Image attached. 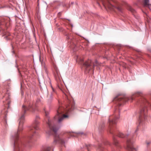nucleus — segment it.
Segmentation results:
<instances>
[{"mask_svg": "<svg viewBox=\"0 0 151 151\" xmlns=\"http://www.w3.org/2000/svg\"><path fill=\"white\" fill-rule=\"evenodd\" d=\"M24 119V115H23L19 119L20 122L17 132H16L14 136H12L14 140V151H23L24 145H22L20 142L17 141L19 139V134L20 132L23 129V124Z\"/></svg>", "mask_w": 151, "mask_h": 151, "instance_id": "f257e3e1", "label": "nucleus"}, {"mask_svg": "<svg viewBox=\"0 0 151 151\" xmlns=\"http://www.w3.org/2000/svg\"><path fill=\"white\" fill-rule=\"evenodd\" d=\"M126 148L130 151H137L133 147V142L130 140H127Z\"/></svg>", "mask_w": 151, "mask_h": 151, "instance_id": "9d476101", "label": "nucleus"}, {"mask_svg": "<svg viewBox=\"0 0 151 151\" xmlns=\"http://www.w3.org/2000/svg\"><path fill=\"white\" fill-rule=\"evenodd\" d=\"M39 123V122L38 120L37 119H36L33 124L32 126L29 128L30 131L29 132L27 136L28 139H31L33 137L36 136V134L35 130H37L39 129L38 126Z\"/></svg>", "mask_w": 151, "mask_h": 151, "instance_id": "20e7f679", "label": "nucleus"}, {"mask_svg": "<svg viewBox=\"0 0 151 151\" xmlns=\"http://www.w3.org/2000/svg\"><path fill=\"white\" fill-rule=\"evenodd\" d=\"M8 103L9 104L10 103V102H9Z\"/></svg>", "mask_w": 151, "mask_h": 151, "instance_id": "a878e982", "label": "nucleus"}, {"mask_svg": "<svg viewBox=\"0 0 151 151\" xmlns=\"http://www.w3.org/2000/svg\"><path fill=\"white\" fill-rule=\"evenodd\" d=\"M148 2H149V0H144V5L145 6H148Z\"/></svg>", "mask_w": 151, "mask_h": 151, "instance_id": "ddd939ff", "label": "nucleus"}, {"mask_svg": "<svg viewBox=\"0 0 151 151\" xmlns=\"http://www.w3.org/2000/svg\"><path fill=\"white\" fill-rule=\"evenodd\" d=\"M119 117H115L114 118H110L109 120V132L111 134H114L115 133L114 129L112 125H114L117 123V120L119 119Z\"/></svg>", "mask_w": 151, "mask_h": 151, "instance_id": "0eeeda50", "label": "nucleus"}, {"mask_svg": "<svg viewBox=\"0 0 151 151\" xmlns=\"http://www.w3.org/2000/svg\"><path fill=\"white\" fill-rule=\"evenodd\" d=\"M128 135H125L124 134L121 132H119L118 134V136L121 138H127Z\"/></svg>", "mask_w": 151, "mask_h": 151, "instance_id": "9b49d317", "label": "nucleus"}, {"mask_svg": "<svg viewBox=\"0 0 151 151\" xmlns=\"http://www.w3.org/2000/svg\"><path fill=\"white\" fill-rule=\"evenodd\" d=\"M44 110H45L44 109ZM45 116H46L48 121L47 123L48 124L50 131L49 132H46L49 134H51V132H53L55 133V140L54 142H58L61 143H64V142L63 139L61 138L57 134V132L59 129V128L56 127L55 124L54 120H51L50 119L49 116L48 115V113L45 110Z\"/></svg>", "mask_w": 151, "mask_h": 151, "instance_id": "f03ea898", "label": "nucleus"}, {"mask_svg": "<svg viewBox=\"0 0 151 151\" xmlns=\"http://www.w3.org/2000/svg\"><path fill=\"white\" fill-rule=\"evenodd\" d=\"M28 142H30V141H29H29H28Z\"/></svg>", "mask_w": 151, "mask_h": 151, "instance_id": "b1692460", "label": "nucleus"}, {"mask_svg": "<svg viewBox=\"0 0 151 151\" xmlns=\"http://www.w3.org/2000/svg\"><path fill=\"white\" fill-rule=\"evenodd\" d=\"M37 118H39V117H37Z\"/></svg>", "mask_w": 151, "mask_h": 151, "instance_id": "4be33fe9", "label": "nucleus"}, {"mask_svg": "<svg viewBox=\"0 0 151 151\" xmlns=\"http://www.w3.org/2000/svg\"><path fill=\"white\" fill-rule=\"evenodd\" d=\"M4 92H5V91H2V92H3V93H4Z\"/></svg>", "mask_w": 151, "mask_h": 151, "instance_id": "5701e85b", "label": "nucleus"}, {"mask_svg": "<svg viewBox=\"0 0 151 151\" xmlns=\"http://www.w3.org/2000/svg\"><path fill=\"white\" fill-rule=\"evenodd\" d=\"M128 9L129 11H131L133 13H134L135 12V11L134 10V9L130 6L129 7Z\"/></svg>", "mask_w": 151, "mask_h": 151, "instance_id": "f8f14e48", "label": "nucleus"}, {"mask_svg": "<svg viewBox=\"0 0 151 151\" xmlns=\"http://www.w3.org/2000/svg\"><path fill=\"white\" fill-rule=\"evenodd\" d=\"M83 59H80V62H81V64H83ZM83 65L85 70L87 71L90 70L94 66V65L93 64L91 60H90L86 61L85 63H83Z\"/></svg>", "mask_w": 151, "mask_h": 151, "instance_id": "6e6552de", "label": "nucleus"}, {"mask_svg": "<svg viewBox=\"0 0 151 151\" xmlns=\"http://www.w3.org/2000/svg\"><path fill=\"white\" fill-rule=\"evenodd\" d=\"M63 108L59 106L57 110V114L56 115L55 117V119L58 118V122L59 123H60L65 118H67L68 117V115L63 114V116L60 117L63 113Z\"/></svg>", "mask_w": 151, "mask_h": 151, "instance_id": "423d86ee", "label": "nucleus"}, {"mask_svg": "<svg viewBox=\"0 0 151 151\" xmlns=\"http://www.w3.org/2000/svg\"><path fill=\"white\" fill-rule=\"evenodd\" d=\"M58 87H59V88L60 89V87L59 86H58Z\"/></svg>", "mask_w": 151, "mask_h": 151, "instance_id": "393cba45", "label": "nucleus"}, {"mask_svg": "<svg viewBox=\"0 0 151 151\" xmlns=\"http://www.w3.org/2000/svg\"><path fill=\"white\" fill-rule=\"evenodd\" d=\"M146 143L147 145H149L150 143V142H146Z\"/></svg>", "mask_w": 151, "mask_h": 151, "instance_id": "f3484780", "label": "nucleus"}, {"mask_svg": "<svg viewBox=\"0 0 151 151\" xmlns=\"http://www.w3.org/2000/svg\"><path fill=\"white\" fill-rule=\"evenodd\" d=\"M102 3L104 6L106 8L112 9L113 7H116L113 4L114 0H99ZM116 9L119 11L122 12V9L119 6L116 7Z\"/></svg>", "mask_w": 151, "mask_h": 151, "instance_id": "39448f33", "label": "nucleus"}, {"mask_svg": "<svg viewBox=\"0 0 151 151\" xmlns=\"http://www.w3.org/2000/svg\"><path fill=\"white\" fill-rule=\"evenodd\" d=\"M78 134H83V133H78Z\"/></svg>", "mask_w": 151, "mask_h": 151, "instance_id": "aec40b11", "label": "nucleus"}, {"mask_svg": "<svg viewBox=\"0 0 151 151\" xmlns=\"http://www.w3.org/2000/svg\"><path fill=\"white\" fill-rule=\"evenodd\" d=\"M78 58H78V57H77V60H77V61L78 60Z\"/></svg>", "mask_w": 151, "mask_h": 151, "instance_id": "6ab92c4d", "label": "nucleus"}, {"mask_svg": "<svg viewBox=\"0 0 151 151\" xmlns=\"http://www.w3.org/2000/svg\"><path fill=\"white\" fill-rule=\"evenodd\" d=\"M137 130H138L137 129H136V130L135 131V132H136L137 131Z\"/></svg>", "mask_w": 151, "mask_h": 151, "instance_id": "412c9836", "label": "nucleus"}, {"mask_svg": "<svg viewBox=\"0 0 151 151\" xmlns=\"http://www.w3.org/2000/svg\"><path fill=\"white\" fill-rule=\"evenodd\" d=\"M113 140H114V144L115 145H116L117 143H118V141H117V140L116 139L114 138V137L113 138Z\"/></svg>", "mask_w": 151, "mask_h": 151, "instance_id": "dca6fc26", "label": "nucleus"}, {"mask_svg": "<svg viewBox=\"0 0 151 151\" xmlns=\"http://www.w3.org/2000/svg\"><path fill=\"white\" fill-rule=\"evenodd\" d=\"M53 97H52V93H51V94L50 95V97L48 99V101L49 102H50L52 100Z\"/></svg>", "mask_w": 151, "mask_h": 151, "instance_id": "4468645a", "label": "nucleus"}, {"mask_svg": "<svg viewBox=\"0 0 151 151\" xmlns=\"http://www.w3.org/2000/svg\"><path fill=\"white\" fill-rule=\"evenodd\" d=\"M139 93H141L138 92L136 94L133 95L129 98L123 95H118L115 98L114 101H116L118 105L120 106L123 103L127 102L129 99L133 100L134 97L138 96Z\"/></svg>", "mask_w": 151, "mask_h": 151, "instance_id": "7ed1b4c3", "label": "nucleus"}, {"mask_svg": "<svg viewBox=\"0 0 151 151\" xmlns=\"http://www.w3.org/2000/svg\"><path fill=\"white\" fill-rule=\"evenodd\" d=\"M35 108V106L34 105H33L32 104V103H30L27 107L24 105H23L22 107V109L24 113H25L27 111L29 110L34 111Z\"/></svg>", "mask_w": 151, "mask_h": 151, "instance_id": "1a4fd4ad", "label": "nucleus"}, {"mask_svg": "<svg viewBox=\"0 0 151 151\" xmlns=\"http://www.w3.org/2000/svg\"><path fill=\"white\" fill-rule=\"evenodd\" d=\"M51 87H52V88L53 91L54 92V88H53V87L52 86H51Z\"/></svg>", "mask_w": 151, "mask_h": 151, "instance_id": "a211bd4d", "label": "nucleus"}, {"mask_svg": "<svg viewBox=\"0 0 151 151\" xmlns=\"http://www.w3.org/2000/svg\"><path fill=\"white\" fill-rule=\"evenodd\" d=\"M57 74H55V77H56V78L57 79V77L59 78V79H60V76L59 75V74L57 72Z\"/></svg>", "mask_w": 151, "mask_h": 151, "instance_id": "2eb2a0df", "label": "nucleus"}]
</instances>
